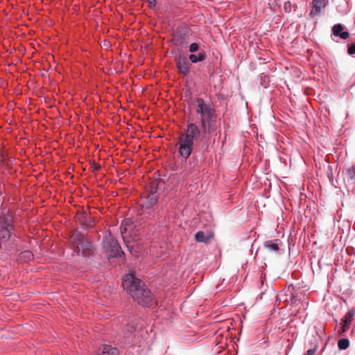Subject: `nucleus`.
<instances>
[{
  "instance_id": "1",
  "label": "nucleus",
  "mask_w": 355,
  "mask_h": 355,
  "mask_svg": "<svg viewBox=\"0 0 355 355\" xmlns=\"http://www.w3.org/2000/svg\"><path fill=\"white\" fill-rule=\"evenodd\" d=\"M200 124L188 122L184 132L178 137L177 145L181 158L186 161L195 148L215 132L216 114L214 105L209 101L197 98L194 105Z\"/></svg>"
},
{
  "instance_id": "23",
  "label": "nucleus",
  "mask_w": 355,
  "mask_h": 355,
  "mask_svg": "<svg viewBox=\"0 0 355 355\" xmlns=\"http://www.w3.org/2000/svg\"><path fill=\"white\" fill-rule=\"evenodd\" d=\"M23 254H24V257H26L28 259H30L31 257H32L33 256L32 252L31 251H29V250L24 251L23 252Z\"/></svg>"
},
{
  "instance_id": "9",
  "label": "nucleus",
  "mask_w": 355,
  "mask_h": 355,
  "mask_svg": "<svg viewBox=\"0 0 355 355\" xmlns=\"http://www.w3.org/2000/svg\"><path fill=\"white\" fill-rule=\"evenodd\" d=\"M355 312L353 309H351L347 311V313L345 315V316L341 320V331L343 333L347 331L349 326L351 325V323L353 320Z\"/></svg>"
},
{
  "instance_id": "13",
  "label": "nucleus",
  "mask_w": 355,
  "mask_h": 355,
  "mask_svg": "<svg viewBox=\"0 0 355 355\" xmlns=\"http://www.w3.org/2000/svg\"><path fill=\"white\" fill-rule=\"evenodd\" d=\"M157 198L154 194H151L148 196L145 204L143 205L147 209H153L157 204Z\"/></svg>"
},
{
  "instance_id": "7",
  "label": "nucleus",
  "mask_w": 355,
  "mask_h": 355,
  "mask_svg": "<svg viewBox=\"0 0 355 355\" xmlns=\"http://www.w3.org/2000/svg\"><path fill=\"white\" fill-rule=\"evenodd\" d=\"M189 60L183 55H180L177 59V67L180 73L186 76L190 71Z\"/></svg>"
},
{
  "instance_id": "2",
  "label": "nucleus",
  "mask_w": 355,
  "mask_h": 355,
  "mask_svg": "<svg viewBox=\"0 0 355 355\" xmlns=\"http://www.w3.org/2000/svg\"><path fill=\"white\" fill-rule=\"evenodd\" d=\"M123 286L138 304L144 307H152L156 304L151 291L144 282L133 274L125 275Z\"/></svg>"
},
{
  "instance_id": "26",
  "label": "nucleus",
  "mask_w": 355,
  "mask_h": 355,
  "mask_svg": "<svg viewBox=\"0 0 355 355\" xmlns=\"http://www.w3.org/2000/svg\"><path fill=\"white\" fill-rule=\"evenodd\" d=\"M150 4H155V0H148Z\"/></svg>"
},
{
  "instance_id": "17",
  "label": "nucleus",
  "mask_w": 355,
  "mask_h": 355,
  "mask_svg": "<svg viewBox=\"0 0 355 355\" xmlns=\"http://www.w3.org/2000/svg\"><path fill=\"white\" fill-rule=\"evenodd\" d=\"M94 225V220L93 218L90 216H85L82 225L85 229H89L92 228Z\"/></svg>"
},
{
  "instance_id": "20",
  "label": "nucleus",
  "mask_w": 355,
  "mask_h": 355,
  "mask_svg": "<svg viewBox=\"0 0 355 355\" xmlns=\"http://www.w3.org/2000/svg\"><path fill=\"white\" fill-rule=\"evenodd\" d=\"M260 80H261V84L263 87H265V88L268 87V83H269V78H268V76H266L263 73H261L260 75Z\"/></svg>"
},
{
  "instance_id": "14",
  "label": "nucleus",
  "mask_w": 355,
  "mask_h": 355,
  "mask_svg": "<svg viewBox=\"0 0 355 355\" xmlns=\"http://www.w3.org/2000/svg\"><path fill=\"white\" fill-rule=\"evenodd\" d=\"M195 239L200 243H208L210 237L206 236L203 231H198L195 234Z\"/></svg>"
},
{
  "instance_id": "24",
  "label": "nucleus",
  "mask_w": 355,
  "mask_h": 355,
  "mask_svg": "<svg viewBox=\"0 0 355 355\" xmlns=\"http://www.w3.org/2000/svg\"><path fill=\"white\" fill-rule=\"evenodd\" d=\"M316 352V348L309 349L306 351L304 355H314Z\"/></svg>"
},
{
  "instance_id": "6",
  "label": "nucleus",
  "mask_w": 355,
  "mask_h": 355,
  "mask_svg": "<svg viewBox=\"0 0 355 355\" xmlns=\"http://www.w3.org/2000/svg\"><path fill=\"white\" fill-rule=\"evenodd\" d=\"M104 248L110 253L113 257H119L124 254L121 246L116 240L112 237H107L103 242Z\"/></svg>"
},
{
  "instance_id": "22",
  "label": "nucleus",
  "mask_w": 355,
  "mask_h": 355,
  "mask_svg": "<svg viewBox=\"0 0 355 355\" xmlns=\"http://www.w3.org/2000/svg\"><path fill=\"white\" fill-rule=\"evenodd\" d=\"M284 10L286 12H290L291 11V4L290 1H286L284 3Z\"/></svg>"
},
{
  "instance_id": "27",
  "label": "nucleus",
  "mask_w": 355,
  "mask_h": 355,
  "mask_svg": "<svg viewBox=\"0 0 355 355\" xmlns=\"http://www.w3.org/2000/svg\"><path fill=\"white\" fill-rule=\"evenodd\" d=\"M332 39L336 41V42H338V40H335L333 37H332Z\"/></svg>"
},
{
  "instance_id": "4",
  "label": "nucleus",
  "mask_w": 355,
  "mask_h": 355,
  "mask_svg": "<svg viewBox=\"0 0 355 355\" xmlns=\"http://www.w3.org/2000/svg\"><path fill=\"white\" fill-rule=\"evenodd\" d=\"M71 242L78 255L89 257L94 250L92 242L87 240L85 236L80 232H75L71 235Z\"/></svg>"
},
{
  "instance_id": "16",
  "label": "nucleus",
  "mask_w": 355,
  "mask_h": 355,
  "mask_svg": "<svg viewBox=\"0 0 355 355\" xmlns=\"http://www.w3.org/2000/svg\"><path fill=\"white\" fill-rule=\"evenodd\" d=\"M137 329V323L131 320H128L126 322L124 331L129 334H132Z\"/></svg>"
},
{
  "instance_id": "11",
  "label": "nucleus",
  "mask_w": 355,
  "mask_h": 355,
  "mask_svg": "<svg viewBox=\"0 0 355 355\" xmlns=\"http://www.w3.org/2000/svg\"><path fill=\"white\" fill-rule=\"evenodd\" d=\"M119 350L109 345H104L98 349L97 355H119Z\"/></svg>"
},
{
  "instance_id": "18",
  "label": "nucleus",
  "mask_w": 355,
  "mask_h": 355,
  "mask_svg": "<svg viewBox=\"0 0 355 355\" xmlns=\"http://www.w3.org/2000/svg\"><path fill=\"white\" fill-rule=\"evenodd\" d=\"M346 174L347 175L348 181H351L352 183L355 182V165L347 168Z\"/></svg>"
},
{
  "instance_id": "19",
  "label": "nucleus",
  "mask_w": 355,
  "mask_h": 355,
  "mask_svg": "<svg viewBox=\"0 0 355 355\" xmlns=\"http://www.w3.org/2000/svg\"><path fill=\"white\" fill-rule=\"evenodd\" d=\"M349 346V340L348 338H341L338 342V347L340 350H345Z\"/></svg>"
},
{
  "instance_id": "10",
  "label": "nucleus",
  "mask_w": 355,
  "mask_h": 355,
  "mask_svg": "<svg viewBox=\"0 0 355 355\" xmlns=\"http://www.w3.org/2000/svg\"><path fill=\"white\" fill-rule=\"evenodd\" d=\"M349 36V33L344 31L342 24H336L333 26L331 37H339L340 39L347 40Z\"/></svg>"
},
{
  "instance_id": "21",
  "label": "nucleus",
  "mask_w": 355,
  "mask_h": 355,
  "mask_svg": "<svg viewBox=\"0 0 355 355\" xmlns=\"http://www.w3.org/2000/svg\"><path fill=\"white\" fill-rule=\"evenodd\" d=\"M347 53L349 55L355 54V43L347 45Z\"/></svg>"
},
{
  "instance_id": "25",
  "label": "nucleus",
  "mask_w": 355,
  "mask_h": 355,
  "mask_svg": "<svg viewBox=\"0 0 355 355\" xmlns=\"http://www.w3.org/2000/svg\"><path fill=\"white\" fill-rule=\"evenodd\" d=\"M92 167L94 171H98L101 168L100 164H98L97 163H93Z\"/></svg>"
},
{
  "instance_id": "8",
  "label": "nucleus",
  "mask_w": 355,
  "mask_h": 355,
  "mask_svg": "<svg viewBox=\"0 0 355 355\" xmlns=\"http://www.w3.org/2000/svg\"><path fill=\"white\" fill-rule=\"evenodd\" d=\"M328 0H313L312 9L310 15L312 17L318 16L325 8Z\"/></svg>"
},
{
  "instance_id": "12",
  "label": "nucleus",
  "mask_w": 355,
  "mask_h": 355,
  "mask_svg": "<svg viewBox=\"0 0 355 355\" xmlns=\"http://www.w3.org/2000/svg\"><path fill=\"white\" fill-rule=\"evenodd\" d=\"M132 224L130 219H125L123 221V223L121 225V227H120V231H121V236L124 241L126 237L125 234L130 229L132 228Z\"/></svg>"
},
{
  "instance_id": "5",
  "label": "nucleus",
  "mask_w": 355,
  "mask_h": 355,
  "mask_svg": "<svg viewBox=\"0 0 355 355\" xmlns=\"http://www.w3.org/2000/svg\"><path fill=\"white\" fill-rule=\"evenodd\" d=\"M189 51L191 54L188 58L191 63L196 64L203 62L207 58L206 52L200 49V45L198 43H191L189 46Z\"/></svg>"
},
{
  "instance_id": "3",
  "label": "nucleus",
  "mask_w": 355,
  "mask_h": 355,
  "mask_svg": "<svg viewBox=\"0 0 355 355\" xmlns=\"http://www.w3.org/2000/svg\"><path fill=\"white\" fill-rule=\"evenodd\" d=\"M16 230L13 216L9 212L0 214V249L15 234Z\"/></svg>"
},
{
  "instance_id": "15",
  "label": "nucleus",
  "mask_w": 355,
  "mask_h": 355,
  "mask_svg": "<svg viewBox=\"0 0 355 355\" xmlns=\"http://www.w3.org/2000/svg\"><path fill=\"white\" fill-rule=\"evenodd\" d=\"M264 247L270 252H277L279 251V245L272 241H267L264 243Z\"/></svg>"
}]
</instances>
